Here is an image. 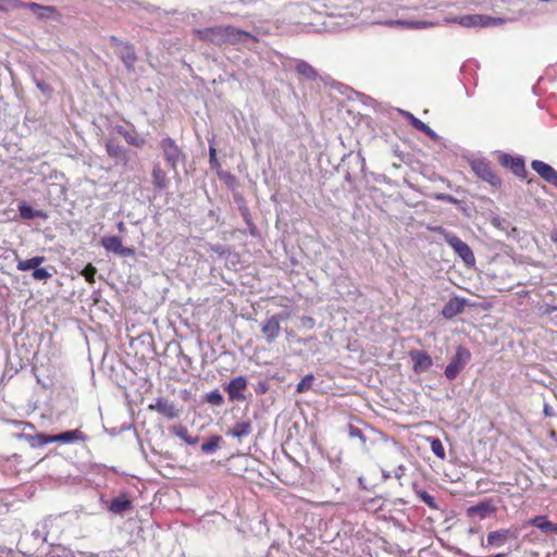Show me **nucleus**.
<instances>
[{"label":"nucleus","mask_w":557,"mask_h":557,"mask_svg":"<svg viewBox=\"0 0 557 557\" xmlns=\"http://www.w3.org/2000/svg\"><path fill=\"white\" fill-rule=\"evenodd\" d=\"M434 232L440 234L449 247L461 258L467 265H473L475 263V257L469 245L462 242L457 235L445 230L442 226L433 228Z\"/></svg>","instance_id":"f257e3e1"},{"label":"nucleus","mask_w":557,"mask_h":557,"mask_svg":"<svg viewBox=\"0 0 557 557\" xmlns=\"http://www.w3.org/2000/svg\"><path fill=\"white\" fill-rule=\"evenodd\" d=\"M159 148L166 165L172 171L176 172L178 164L185 162L186 156L173 138L169 136L162 138L159 143Z\"/></svg>","instance_id":"f03ea898"},{"label":"nucleus","mask_w":557,"mask_h":557,"mask_svg":"<svg viewBox=\"0 0 557 557\" xmlns=\"http://www.w3.org/2000/svg\"><path fill=\"white\" fill-rule=\"evenodd\" d=\"M46 260L44 256H36L26 260H17L16 269L25 272L33 270L32 277L36 281H47L52 276V273L47 268H39V265Z\"/></svg>","instance_id":"7ed1b4c3"},{"label":"nucleus","mask_w":557,"mask_h":557,"mask_svg":"<svg viewBox=\"0 0 557 557\" xmlns=\"http://www.w3.org/2000/svg\"><path fill=\"white\" fill-rule=\"evenodd\" d=\"M470 359V350L463 346H458L455 356L445 368V376L450 381L455 380Z\"/></svg>","instance_id":"20e7f679"},{"label":"nucleus","mask_w":557,"mask_h":557,"mask_svg":"<svg viewBox=\"0 0 557 557\" xmlns=\"http://www.w3.org/2000/svg\"><path fill=\"white\" fill-rule=\"evenodd\" d=\"M315 9L324 10L327 15H345L344 9H349L351 0H311ZM362 2V0H354Z\"/></svg>","instance_id":"39448f33"},{"label":"nucleus","mask_w":557,"mask_h":557,"mask_svg":"<svg viewBox=\"0 0 557 557\" xmlns=\"http://www.w3.org/2000/svg\"><path fill=\"white\" fill-rule=\"evenodd\" d=\"M85 438L84 434L79 430H71L57 435L46 436V435H37L36 440L38 445H46L48 443L53 442H62V443H73L77 441H83Z\"/></svg>","instance_id":"423d86ee"},{"label":"nucleus","mask_w":557,"mask_h":557,"mask_svg":"<svg viewBox=\"0 0 557 557\" xmlns=\"http://www.w3.org/2000/svg\"><path fill=\"white\" fill-rule=\"evenodd\" d=\"M226 32L227 26H214L196 30L200 39L210 41L214 45L226 44Z\"/></svg>","instance_id":"0eeeda50"},{"label":"nucleus","mask_w":557,"mask_h":557,"mask_svg":"<svg viewBox=\"0 0 557 557\" xmlns=\"http://www.w3.org/2000/svg\"><path fill=\"white\" fill-rule=\"evenodd\" d=\"M471 169L475 175L491 185H498L499 178L494 174L491 165L485 160H473L471 162Z\"/></svg>","instance_id":"6e6552de"},{"label":"nucleus","mask_w":557,"mask_h":557,"mask_svg":"<svg viewBox=\"0 0 557 557\" xmlns=\"http://www.w3.org/2000/svg\"><path fill=\"white\" fill-rule=\"evenodd\" d=\"M148 409L156 411L168 419L178 418L181 412L172 401L164 397L157 398L153 404L148 406Z\"/></svg>","instance_id":"1a4fd4ad"},{"label":"nucleus","mask_w":557,"mask_h":557,"mask_svg":"<svg viewBox=\"0 0 557 557\" xmlns=\"http://www.w3.org/2000/svg\"><path fill=\"white\" fill-rule=\"evenodd\" d=\"M499 163L509 168L515 175L521 178L527 177V169L524 165V160L521 157H512L507 153H503L499 157Z\"/></svg>","instance_id":"9d476101"},{"label":"nucleus","mask_w":557,"mask_h":557,"mask_svg":"<svg viewBox=\"0 0 557 557\" xmlns=\"http://www.w3.org/2000/svg\"><path fill=\"white\" fill-rule=\"evenodd\" d=\"M101 245L108 251L116 253L122 257H129L135 253L134 248L123 247L122 240L117 236H107L101 240Z\"/></svg>","instance_id":"9b49d317"},{"label":"nucleus","mask_w":557,"mask_h":557,"mask_svg":"<svg viewBox=\"0 0 557 557\" xmlns=\"http://www.w3.org/2000/svg\"><path fill=\"white\" fill-rule=\"evenodd\" d=\"M531 168L534 172H536L544 181L548 184L557 187V171L550 166L548 163L534 160L531 162Z\"/></svg>","instance_id":"f8f14e48"},{"label":"nucleus","mask_w":557,"mask_h":557,"mask_svg":"<svg viewBox=\"0 0 557 557\" xmlns=\"http://www.w3.org/2000/svg\"><path fill=\"white\" fill-rule=\"evenodd\" d=\"M281 319L282 317L280 314H274L262 323L261 332L269 343H272L278 337Z\"/></svg>","instance_id":"ddd939ff"},{"label":"nucleus","mask_w":557,"mask_h":557,"mask_svg":"<svg viewBox=\"0 0 557 557\" xmlns=\"http://www.w3.org/2000/svg\"><path fill=\"white\" fill-rule=\"evenodd\" d=\"M410 358L413 362L412 369L416 373L425 372L433 364L431 356L423 350L410 351Z\"/></svg>","instance_id":"4468645a"},{"label":"nucleus","mask_w":557,"mask_h":557,"mask_svg":"<svg viewBox=\"0 0 557 557\" xmlns=\"http://www.w3.org/2000/svg\"><path fill=\"white\" fill-rule=\"evenodd\" d=\"M247 387V381L244 376H237L230 381L226 386V392L228 393L231 400L243 401L245 400V395L243 392Z\"/></svg>","instance_id":"2eb2a0df"},{"label":"nucleus","mask_w":557,"mask_h":557,"mask_svg":"<svg viewBox=\"0 0 557 557\" xmlns=\"http://www.w3.org/2000/svg\"><path fill=\"white\" fill-rule=\"evenodd\" d=\"M107 153L116 161V163L127 164L129 160L128 150L113 140L106 143Z\"/></svg>","instance_id":"dca6fc26"},{"label":"nucleus","mask_w":557,"mask_h":557,"mask_svg":"<svg viewBox=\"0 0 557 557\" xmlns=\"http://www.w3.org/2000/svg\"><path fill=\"white\" fill-rule=\"evenodd\" d=\"M24 8L29 9L38 20L52 18L58 13L55 7L44 5L36 2H24Z\"/></svg>","instance_id":"f3484780"},{"label":"nucleus","mask_w":557,"mask_h":557,"mask_svg":"<svg viewBox=\"0 0 557 557\" xmlns=\"http://www.w3.org/2000/svg\"><path fill=\"white\" fill-rule=\"evenodd\" d=\"M247 40H256V37L248 32L227 26L226 32V44H239L246 42Z\"/></svg>","instance_id":"a211bd4d"},{"label":"nucleus","mask_w":557,"mask_h":557,"mask_svg":"<svg viewBox=\"0 0 557 557\" xmlns=\"http://www.w3.org/2000/svg\"><path fill=\"white\" fill-rule=\"evenodd\" d=\"M151 176L156 189L163 190L169 187L170 178L159 163L153 165Z\"/></svg>","instance_id":"6ab92c4d"},{"label":"nucleus","mask_w":557,"mask_h":557,"mask_svg":"<svg viewBox=\"0 0 557 557\" xmlns=\"http://www.w3.org/2000/svg\"><path fill=\"white\" fill-rule=\"evenodd\" d=\"M108 509L114 515H123L132 509V502L126 495H120L112 499Z\"/></svg>","instance_id":"aec40b11"},{"label":"nucleus","mask_w":557,"mask_h":557,"mask_svg":"<svg viewBox=\"0 0 557 557\" xmlns=\"http://www.w3.org/2000/svg\"><path fill=\"white\" fill-rule=\"evenodd\" d=\"M528 523L540 529L543 533L557 534V523L550 522L546 516H536L530 519Z\"/></svg>","instance_id":"412c9836"},{"label":"nucleus","mask_w":557,"mask_h":557,"mask_svg":"<svg viewBox=\"0 0 557 557\" xmlns=\"http://www.w3.org/2000/svg\"><path fill=\"white\" fill-rule=\"evenodd\" d=\"M296 73L308 81H315L318 78V72L305 60H297L295 64Z\"/></svg>","instance_id":"4be33fe9"},{"label":"nucleus","mask_w":557,"mask_h":557,"mask_svg":"<svg viewBox=\"0 0 557 557\" xmlns=\"http://www.w3.org/2000/svg\"><path fill=\"white\" fill-rule=\"evenodd\" d=\"M119 55H120L121 60L123 61V63L125 64V66L128 70H132L134 66V63L136 61V53H135L133 46L128 42L121 44Z\"/></svg>","instance_id":"5701e85b"},{"label":"nucleus","mask_w":557,"mask_h":557,"mask_svg":"<svg viewBox=\"0 0 557 557\" xmlns=\"http://www.w3.org/2000/svg\"><path fill=\"white\" fill-rule=\"evenodd\" d=\"M251 431H252V426H251L250 421H243V422L235 424V426L233 429L227 431L226 435H230V436L240 440L242 437L249 435L251 433Z\"/></svg>","instance_id":"b1692460"},{"label":"nucleus","mask_w":557,"mask_h":557,"mask_svg":"<svg viewBox=\"0 0 557 557\" xmlns=\"http://www.w3.org/2000/svg\"><path fill=\"white\" fill-rule=\"evenodd\" d=\"M20 215L25 220H30L34 218L47 219L48 214L42 210H35L32 207L27 206L25 202H22L18 206Z\"/></svg>","instance_id":"393cba45"},{"label":"nucleus","mask_w":557,"mask_h":557,"mask_svg":"<svg viewBox=\"0 0 557 557\" xmlns=\"http://www.w3.org/2000/svg\"><path fill=\"white\" fill-rule=\"evenodd\" d=\"M510 535H511V532L509 530L494 531L487 535V543L490 545L500 546L507 541V539Z\"/></svg>","instance_id":"a878e982"},{"label":"nucleus","mask_w":557,"mask_h":557,"mask_svg":"<svg viewBox=\"0 0 557 557\" xmlns=\"http://www.w3.org/2000/svg\"><path fill=\"white\" fill-rule=\"evenodd\" d=\"M463 309V302L458 299L449 300L443 308V315L445 318H453L454 315L460 313Z\"/></svg>","instance_id":"bb28decb"},{"label":"nucleus","mask_w":557,"mask_h":557,"mask_svg":"<svg viewBox=\"0 0 557 557\" xmlns=\"http://www.w3.org/2000/svg\"><path fill=\"white\" fill-rule=\"evenodd\" d=\"M171 431L174 435L182 438L188 445H195L198 443V437L189 436L187 428L182 424L174 425Z\"/></svg>","instance_id":"cd10ccee"},{"label":"nucleus","mask_w":557,"mask_h":557,"mask_svg":"<svg viewBox=\"0 0 557 557\" xmlns=\"http://www.w3.org/2000/svg\"><path fill=\"white\" fill-rule=\"evenodd\" d=\"M126 143L136 148H143L146 145V139L138 134V132L132 126V128L125 134Z\"/></svg>","instance_id":"c85d7f7f"},{"label":"nucleus","mask_w":557,"mask_h":557,"mask_svg":"<svg viewBox=\"0 0 557 557\" xmlns=\"http://www.w3.org/2000/svg\"><path fill=\"white\" fill-rule=\"evenodd\" d=\"M490 510H491V506L488 504L481 503V504L470 507L468 509V512L472 517L478 516L479 518L483 519L486 517V513Z\"/></svg>","instance_id":"c756f323"},{"label":"nucleus","mask_w":557,"mask_h":557,"mask_svg":"<svg viewBox=\"0 0 557 557\" xmlns=\"http://www.w3.org/2000/svg\"><path fill=\"white\" fill-rule=\"evenodd\" d=\"M430 444H431L432 453L440 459H442V460L445 459V457H446L445 448H444L441 440L432 437V438H430Z\"/></svg>","instance_id":"7c9ffc66"},{"label":"nucleus","mask_w":557,"mask_h":557,"mask_svg":"<svg viewBox=\"0 0 557 557\" xmlns=\"http://www.w3.org/2000/svg\"><path fill=\"white\" fill-rule=\"evenodd\" d=\"M0 7L7 8L5 10H0V12H9L12 10L24 8V1H22V0H0Z\"/></svg>","instance_id":"2f4dec72"},{"label":"nucleus","mask_w":557,"mask_h":557,"mask_svg":"<svg viewBox=\"0 0 557 557\" xmlns=\"http://www.w3.org/2000/svg\"><path fill=\"white\" fill-rule=\"evenodd\" d=\"M313 381H314V376L312 374L305 375L301 379V381L297 384L296 392L304 393V392L308 391L312 386Z\"/></svg>","instance_id":"473e14b6"},{"label":"nucleus","mask_w":557,"mask_h":557,"mask_svg":"<svg viewBox=\"0 0 557 557\" xmlns=\"http://www.w3.org/2000/svg\"><path fill=\"white\" fill-rule=\"evenodd\" d=\"M206 399L213 406H221L224 403V398L219 389H214L208 393Z\"/></svg>","instance_id":"72a5a7b5"},{"label":"nucleus","mask_w":557,"mask_h":557,"mask_svg":"<svg viewBox=\"0 0 557 557\" xmlns=\"http://www.w3.org/2000/svg\"><path fill=\"white\" fill-rule=\"evenodd\" d=\"M348 435L351 438H358L361 442L362 446H366L367 438H366L363 432L359 428H357L352 424H349L348 425Z\"/></svg>","instance_id":"f704fd0d"},{"label":"nucleus","mask_w":557,"mask_h":557,"mask_svg":"<svg viewBox=\"0 0 557 557\" xmlns=\"http://www.w3.org/2000/svg\"><path fill=\"white\" fill-rule=\"evenodd\" d=\"M220 440L221 438L219 436L212 437L209 442L201 445V450L206 454L214 453L219 447Z\"/></svg>","instance_id":"c9c22d12"},{"label":"nucleus","mask_w":557,"mask_h":557,"mask_svg":"<svg viewBox=\"0 0 557 557\" xmlns=\"http://www.w3.org/2000/svg\"><path fill=\"white\" fill-rule=\"evenodd\" d=\"M398 111H399V113H400L404 117H406V119L409 121L410 125H411L413 128L419 129V128H421V127H422V124H423L424 122L420 121V120H419L418 117H416L412 113H410V112H408V111H405V110H398Z\"/></svg>","instance_id":"e433bc0d"},{"label":"nucleus","mask_w":557,"mask_h":557,"mask_svg":"<svg viewBox=\"0 0 557 557\" xmlns=\"http://www.w3.org/2000/svg\"><path fill=\"white\" fill-rule=\"evenodd\" d=\"M417 495L430 508H433V509L437 508L435 498L432 495H430L426 491L419 490V491H417Z\"/></svg>","instance_id":"4c0bfd02"},{"label":"nucleus","mask_w":557,"mask_h":557,"mask_svg":"<svg viewBox=\"0 0 557 557\" xmlns=\"http://www.w3.org/2000/svg\"><path fill=\"white\" fill-rule=\"evenodd\" d=\"M460 23L465 26H471L476 24L486 25V22H483V16L481 15L463 16Z\"/></svg>","instance_id":"58836bf2"},{"label":"nucleus","mask_w":557,"mask_h":557,"mask_svg":"<svg viewBox=\"0 0 557 557\" xmlns=\"http://www.w3.org/2000/svg\"><path fill=\"white\" fill-rule=\"evenodd\" d=\"M97 273V269L92 264H87L82 271V275L86 278L87 282L94 283L95 275Z\"/></svg>","instance_id":"ea45409f"},{"label":"nucleus","mask_w":557,"mask_h":557,"mask_svg":"<svg viewBox=\"0 0 557 557\" xmlns=\"http://www.w3.org/2000/svg\"><path fill=\"white\" fill-rule=\"evenodd\" d=\"M435 198L437 200H442V201L453 203V205H457L459 202V200L457 198H455L454 196L448 195V194H437L435 196Z\"/></svg>","instance_id":"a19ab883"},{"label":"nucleus","mask_w":557,"mask_h":557,"mask_svg":"<svg viewBox=\"0 0 557 557\" xmlns=\"http://www.w3.org/2000/svg\"><path fill=\"white\" fill-rule=\"evenodd\" d=\"M418 131L424 133L426 136H429L431 139L436 140L438 138L437 134L425 123L422 124V127Z\"/></svg>","instance_id":"79ce46f5"},{"label":"nucleus","mask_w":557,"mask_h":557,"mask_svg":"<svg viewBox=\"0 0 557 557\" xmlns=\"http://www.w3.org/2000/svg\"><path fill=\"white\" fill-rule=\"evenodd\" d=\"M418 131L424 133L426 136H429L431 139L436 140L438 138L437 134L425 123L422 124V127Z\"/></svg>","instance_id":"37998d69"},{"label":"nucleus","mask_w":557,"mask_h":557,"mask_svg":"<svg viewBox=\"0 0 557 557\" xmlns=\"http://www.w3.org/2000/svg\"><path fill=\"white\" fill-rule=\"evenodd\" d=\"M35 84L37 88L40 89L44 94H50L52 90L51 87L42 81L35 79Z\"/></svg>","instance_id":"c03bdc74"},{"label":"nucleus","mask_w":557,"mask_h":557,"mask_svg":"<svg viewBox=\"0 0 557 557\" xmlns=\"http://www.w3.org/2000/svg\"><path fill=\"white\" fill-rule=\"evenodd\" d=\"M209 162L211 164L212 168H218L219 166V162H218V159H216V151L214 148L210 147L209 149Z\"/></svg>","instance_id":"a18cd8bd"},{"label":"nucleus","mask_w":557,"mask_h":557,"mask_svg":"<svg viewBox=\"0 0 557 557\" xmlns=\"http://www.w3.org/2000/svg\"><path fill=\"white\" fill-rule=\"evenodd\" d=\"M114 129H115V132H116L117 134H120V135H121V136H123L124 138H125V134H127V132L129 131V129H126L125 127H123V126H121V125L115 126V128H114Z\"/></svg>","instance_id":"49530a36"},{"label":"nucleus","mask_w":557,"mask_h":557,"mask_svg":"<svg viewBox=\"0 0 557 557\" xmlns=\"http://www.w3.org/2000/svg\"><path fill=\"white\" fill-rule=\"evenodd\" d=\"M405 473V468L403 466H399L397 470L395 471V478L400 479Z\"/></svg>","instance_id":"de8ad7c7"},{"label":"nucleus","mask_w":557,"mask_h":557,"mask_svg":"<svg viewBox=\"0 0 557 557\" xmlns=\"http://www.w3.org/2000/svg\"><path fill=\"white\" fill-rule=\"evenodd\" d=\"M544 413L547 417H552L554 414L553 408L549 405L544 406Z\"/></svg>","instance_id":"09e8293b"},{"label":"nucleus","mask_w":557,"mask_h":557,"mask_svg":"<svg viewBox=\"0 0 557 557\" xmlns=\"http://www.w3.org/2000/svg\"><path fill=\"white\" fill-rule=\"evenodd\" d=\"M110 41L112 45L117 46L120 48H121V44H124L123 41L119 40L115 36H111Z\"/></svg>","instance_id":"8fccbe9b"},{"label":"nucleus","mask_w":557,"mask_h":557,"mask_svg":"<svg viewBox=\"0 0 557 557\" xmlns=\"http://www.w3.org/2000/svg\"><path fill=\"white\" fill-rule=\"evenodd\" d=\"M245 219H246L247 223L250 225V227H251V233L253 234L255 226L250 223L249 215H248V214H245Z\"/></svg>","instance_id":"3c124183"},{"label":"nucleus","mask_w":557,"mask_h":557,"mask_svg":"<svg viewBox=\"0 0 557 557\" xmlns=\"http://www.w3.org/2000/svg\"><path fill=\"white\" fill-rule=\"evenodd\" d=\"M117 228H119V231H120V232H123V231L125 230V225H124V223H123V222H120V223L117 224Z\"/></svg>","instance_id":"603ef678"},{"label":"nucleus","mask_w":557,"mask_h":557,"mask_svg":"<svg viewBox=\"0 0 557 557\" xmlns=\"http://www.w3.org/2000/svg\"><path fill=\"white\" fill-rule=\"evenodd\" d=\"M556 308L555 307H548L546 312H549L550 310H555Z\"/></svg>","instance_id":"864d4df0"},{"label":"nucleus","mask_w":557,"mask_h":557,"mask_svg":"<svg viewBox=\"0 0 557 557\" xmlns=\"http://www.w3.org/2000/svg\"><path fill=\"white\" fill-rule=\"evenodd\" d=\"M5 9H7V8H1V7H0V10H5Z\"/></svg>","instance_id":"5fc2aeb1"}]
</instances>
